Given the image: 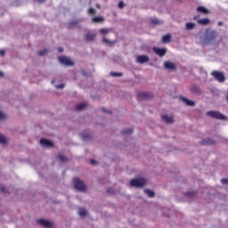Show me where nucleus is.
I'll list each match as a JSON object with an SVG mask.
<instances>
[{
  "label": "nucleus",
  "mask_w": 228,
  "mask_h": 228,
  "mask_svg": "<svg viewBox=\"0 0 228 228\" xmlns=\"http://www.w3.org/2000/svg\"><path fill=\"white\" fill-rule=\"evenodd\" d=\"M164 67L167 70H174L175 69V65L172 62H165Z\"/></svg>",
  "instance_id": "nucleus-13"
},
{
  "label": "nucleus",
  "mask_w": 228,
  "mask_h": 228,
  "mask_svg": "<svg viewBox=\"0 0 228 228\" xmlns=\"http://www.w3.org/2000/svg\"><path fill=\"white\" fill-rule=\"evenodd\" d=\"M182 101H183V102H185V104H186L187 106H195V102L190 101V100H188L187 98L183 97V98H182Z\"/></svg>",
  "instance_id": "nucleus-16"
},
{
  "label": "nucleus",
  "mask_w": 228,
  "mask_h": 228,
  "mask_svg": "<svg viewBox=\"0 0 228 228\" xmlns=\"http://www.w3.org/2000/svg\"><path fill=\"white\" fill-rule=\"evenodd\" d=\"M78 215L79 216H86V215H88V211H86L85 208H79Z\"/></svg>",
  "instance_id": "nucleus-20"
},
{
  "label": "nucleus",
  "mask_w": 228,
  "mask_h": 228,
  "mask_svg": "<svg viewBox=\"0 0 228 228\" xmlns=\"http://www.w3.org/2000/svg\"><path fill=\"white\" fill-rule=\"evenodd\" d=\"M162 119L167 122V124H172V122H174V118H172L171 116L164 115L162 116Z\"/></svg>",
  "instance_id": "nucleus-14"
},
{
  "label": "nucleus",
  "mask_w": 228,
  "mask_h": 228,
  "mask_svg": "<svg viewBox=\"0 0 228 228\" xmlns=\"http://www.w3.org/2000/svg\"><path fill=\"white\" fill-rule=\"evenodd\" d=\"M138 99H149V94L147 93H139L137 94Z\"/></svg>",
  "instance_id": "nucleus-19"
},
{
  "label": "nucleus",
  "mask_w": 228,
  "mask_h": 228,
  "mask_svg": "<svg viewBox=\"0 0 228 228\" xmlns=\"http://www.w3.org/2000/svg\"><path fill=\"white\" fill-rule=\"evenodd\" d=\"M103 44H107V45H113V41L108 40L105 37L102 39Z\"/></svg>",
  "instance_id": "nucleus-29"
},
{
  "label": "nucleus",
  "mask_w": 228,
  "mask_h": 228,
  "mask_svg": "<svg viewBox=\"0 0 228 228\" xmlns=\"http://www.w3.org/2000/svg\"><path fill=\"white\" fill-rule=\"evenodd\" d=\"M93 22H103L104 21V18L102 17H94L92 19Z\"/></svg>",
  "instance_id": "nucleus-25"
},
{
  "label": "nucleus",
  "mask_w": 228,
  "mask_h": 228,
  "mask_svg": "<svg viewBox=\"0 0 228 228\" xmlns=\"http://www.w3.org/2000/svg\"><path fill=\"white\" fill-rule=\"evenodd\" d=\"M149 60V56L147 55H139L136 57V62L141 64L147 63Z\"/></svg>",
  "instance_id": "nucleus-7"
},
{
  "label": "nucleus",
  "mask_w": 228,
  "mask_h": 228,
  "mask_svg": "<svg viewBox=\"0 0 228 228\" xmlns=\"http://www.w3.org/2000/svg\"><path fill=\"white\" fill-rule=\"evenodd\" d=\"M88 13H89L90 15H95V9L90 8V9L88 10Z\"/></svg>",
  "instance_id": "nucleus-35"
},
{
  "label": "nucleus",
  "mask_w": 228,
  "mask_h": 228,
  "mask_svg": "<svg viewBox=\"0 0 228 228\" xmlns=\"http://www.w3.org/2000/svg\"><path fill=\"white\" fill-rule=\"evenodd\" d=\"M153 51L156 53V54L161 57L167 54V49L165 48L153 47Z\"/></svg>",
  "instance_id": "nucleus-8"
},
{
  "label": "nucleus",
  "mask_w": 228,
  "mask_h": 228,
  "mask_svg": "<svg viewBox=\"0 0 228 228\" xmlns=\"http://www.w3.org/2000/svg\"><path fill=\"white\" fill-rule=\"evenodd\" d=\"M190 92L191 94H196L197 95H200V94H202V91H200V88L197 86H192L190 89Z\"/></svg>",
  "instance_id": "nucleus-11"
},
{
  "label": "nucleus",
  "mask_w": 228,
  "mask_h": 228,
  "mask_svg": "<svg viewBox=\"0 0 228 228\" xmlns=\"http://www.w3.org/2000/svg\"><path fill=\"white\" fill-rule=\"evenodd\" d=\"M108 113H111V111H108Z\"/></svg>",
  "instance_id": "nucleus-51"
},
{
  "label": "nucleus",
  "mask_w": 228,
  "mask_h": 228,
  "mask_svg": "<svg viewBox=\"0 0 228 228\" xmlns=\"http://www.w3.org/2000/svg\"><path fill=\"white\" fill-rule=\"evenodd\" d=\"M49 51L47 49H44L43 51L39 52V56H45Z\"/></svg>",
  "instance_id": "nucleus-33"
},
{
  "label": "nucleus",
  "mask_w": 228,
  "mask_h": 228,
  "mask_svg": "<svg viewBox=\"0 0 228 228\" xmlns=\"http://www.w3.org/2000/svg\"><path fill=\"white\" fill-rule=\"evenodd\" d=\"M0 191L3 192V193H6V188L5 187H0Z\"/></svg>",
  "instance_id": "nucleus-41"
},
{
  "label": "nucleus",
  "mask_w": 228,
  "mask_h": 228,
  "mask_svg": "<svg viewBox=\"0 0 228 228\" xmlns=\"http://www.w3.org/2000/svg\"><path fill=\"white\" fill-rule=\"evenodd\" d=\"M226 101L228 102V94H227V96H226Z\"/></svg>",
  "instance_id": "nucleus-49"
},
{
  "label": "nucleus",
  "mask_w": 228,
  "mask_h": 228,
  "mask_svg": "<svg viewBox=\"0 0 228 228\" xmlns=\"http://www.w3.org/2000/svg\"><path fill=\"white\" fill-rule=\"evenodd\" d=\"M222 184H228V179L227 178H224L221 180Z\"/></svg>",
  "instance_id": "nucleus-38"
},
{
  "label": "nucleus",
  "mask_w": 228,
  "mask_h": 228,
  "mask_svg": "<svg viewBox=\"0 0 228 228\" xmlns=\"http://www.w3.org/2000/svg\"><path fill=\"white\" fill-rule=\"evenodd\" d=\"M59 61L61 63V65H66L67 67L74 65V61H72V60H70L69 57L61 56L59 57Z\"/></svg>",
  "instance_id": "nucleus-6"
},
{
  "label": "nucleus",
  "mask_w": 228,
  "mask_h": 228,
  "mask_svg": "<svg viewBox=\"0 0 228 228\" xmlns=\"http://www.w3.org/2000/svg\"><path fill=\"white\" fill-rule=\"evenodd\" d=\"M58 158L60 161H67V157H65L63 154H59Z\"/></svg>",
  "instance_id": "nucleus-32"
},
{
  "label": "nucleus",
  "mask_w": 228,
  "mask_h": 228,
  "mask_svg": "<svg viewBox=\"0 0 228 228\" xmlns=\"http://www.w3.org/2000/svg\"><path fill=\"white\" fill-rule=\"evenodd\" d=\"M85 108H86V103H80L76 106L77 111H81L82 110H85Z\"/></svg>",
  "instance_id": "nucleus-23"
},
{
  "label": "nucleus",
  "mask_w": 228,
  "mask_h": 228,
  "mask_svg": "<svg viewBox=\"0 0 228 228\" xmlns=\"http://www.w3.org/2000/svg\"><path fill=\"white\" fill-rule=\"evenodd\" d=\"M3 76H4V74L2 71H0V77H3Z\"/></svg>",
  "instance_id": "nucleus-47"
},
{
  "label": "nucleus",
  "mask_w": 228,
  "mask_h": 228,
  "mask_svg": "<svg viewBox=\"0 0 228 228\" xmlns=\"http://www.w3.org/2000/svg\"><path fill=\"white\" fill-rule=\"evenodd\" d=\"M218 26H222V22H219V23H218Z\"/></svg>",
  "instance_id": "nucleus-48"
},
{
  "label": "nucleus",
  "mask_w": 228,
  "mask_h": 228,
  "mask_svg": "<svg viewBox=\"0 0 228 228\" xmlns=\"http://www.w3.org/2000/svg\"><path fill=\"white\" fill-rule=\"evenodd\" d=\"M145 184H147V180L143 177L130 181V186H132V188H142V186H145Z\"/></svg>",
  "instance_id": "nucleus-2"
},
{
  "label": "nucleus",
  "mask_w": 228,
  "mask_h": 228,
  "mask_svg": "<svg viewBox=\"0 0 228 228\" xmlns=\"http://www.w3.org/2000/svg\"><path fill=\"white\" fill-rule=\"evenodd\" d=\"M144 193H146V195H148V197L150 198L154 197V191H152L151 190H145Z\"/></svg>",
  "instance_id": "nucleus-27"
},
{
  "label": "nucleus",
  "mask_w": 228,
  "mask_h": 228,
  "mask_svg": "<svg viewBox=\"0 0 228 228\" xmlns=\"http://www.w3.org/2000/svg\"><path fill=\"white\" fill-rule=\"evenodd\" d=\"M198 23L201 24V26H206V25L209 24V19L205 18V19L199 20Z\"/></svg>",
  "instance_id": "nucleus-18"
},
{
  "label": "nucleus",
  "mask_w": 228,
  "mask_h": 228,
  "mask_svg": "<svg viewBox=\"0 0 228 228\" xmlns=\"http://www.w3.org/2000/svg\"><path fill=\"white\" fill-rule=\"evenodd\" d=\"M6 137H4V135H3V134H0V143L2 144V145H4V143H6Z\"/></svg>",
  "instance_id": "nucleus-28"
},
{
  "label": "nucleus",
  "mask_w": 228,
  "mask_h": 228,
  "mask_svg": "<svg viewBox=\"0 0 228 228\" xmlns=\"http://www.w3.org/2000/svg\"><path fill=\"white\" fill-rule=\"evenodd\" d=\"M185 195H186L187 197H190V196L192 195V193H191V192H186Z\"/></svg>",
  "instance_id": "nucleus-44"
},
{
  "label": "nucleus",
  "mask_w": 228,
  "mask_h": 228,
  "mask_svg": "<svg viewBox=\"0 0 228 228\" xmlns=\"http://www.w3.org/2000/svg\"><path fill=\"white\" fill-rule=\"evenodd\" d=\"M73 184L76 190H78V191H85V190H86V185H85V183L79 180V178H75Z\"/></svg>",
  "instance_id": "nucleus-3"
},
{
  "label": "nucleus",
  "mask_w": 228,
  "mask_h": 228,
  "mask_svg": "<svg viewBox=\"0 0 228 228\" xmlns=\"http://www.w3.org/2000/svg\"><path fill=\"white\" fill-rule=\"evenodd\" d=\"M4 54V52L3 50H0V56H3Z\"/></svg>",
  "instance_id": "nucleus-45"
},
{
  "label": "nucleus",
  "mask_w": 228,
  "mask_h": 228,
  "mask_svg": "<svg viewBox=\"0 0 228 228\" xmlns=\"http://www.w3.org/2000/svg\"><path fill=\"white\" fill-rule=\"evenodd\" d=\"M6 118V115L3 113V111L0 110V120H4Z\"/></svg>",
  "instance_id": "nucleus-36"
},
{
  "label": "nucleus",
  "mask_w": 228,
  "mask_h": 228,
  "mask_svg": "<svg viewBox=\"0 0 228 228\" xmlns=\"http://www.w3.org/2000/svg\"><path fill=\"white\" fill-rule=\"evenodd\" d=\"M90 163H91V165H95V160L94 159H91Z\"/></svg>",
  "instance_id": "nucleus-43"
},
{
  "label": "nucleus",
  "mask_w": 228,
  "mask_h": 228,
  "mask_svg": "<svg viewBox=\"0 0 228 228\" xmlns=\"http://www.w3.org/2000/svg\"><path fill=\"white\" fill-rule=\"evenodd\" d=\"M110 76H112V77H120L122 76V73L111 72Z\"/></svg>",
  "instance_id": "nucleus-30"
},
{
  "label": "nucleus",
  "mask_w": 228,
  "mask_h": 228,
  "mask_svg": "<svg viewBox=\"0 0 228 228\" xmlns=\"http://www.w3.org/2000/svg\"><path fill=\"white\" fill-rule=\"evenodd\" d=\"M56 88H60V89L65 88V84L58 85V86H56Z\"/></svg>",
  "instance_id": "nucleus-39"
},
{
  "label": "nucleus",
  "mask_w": 228,
  "mask_h": 228,
  "mask_svg": "<svg viewBox=\"0 0 228 228\" xmlns=\"http://www.w3.org/2000/svg\"><path fill=\"white\" fill-rule=\"evenodd\" d=\"M122 134H133V129L132 128H126L122 130Z\"/></svg>",
  "instance_id": "nucleus-24"
},
{
  "label": "nucleus",
  "mask_w": 228,
  "mask_h": 228,
  "mask_svg": "<svg viewBox=\"0 0 228 228\" xmlns=\"http://www.w3.org/2000/svg\"><path fill=\"white\" fill-rule=\"evenodd\" d=\"M40 144L42 145V147H46V148L53 147V142H51L47 139H41Z\"/></svg>",
  "instance_id": "nucleus-10"
},
{
  "label": "nucleus",
  "mask_w": 228,
  "mask_h": 228,
  "mask_svg": "<svg viewBox=\"0 0 228 228\" xmlns=\"http://www.w3.org/2000/svg\"><path fill=\"white\" fill-rule=\"evenodd\" d=\"M100 33H102V35H108V33H110V29L102 28V29H100Z\"/></svg>",
  "instance_id": "nucleus-31"
},
{
  "label": "nucleus",
  "mask_w": 228,
  "mask_h": 228,
  "mask_svg": "<svg viewBox=\"0 0 228 228\" xmlns=\"http://www.w3.org/2000/svg\"><path fill=\"white\" fill-rule=\"evenodd\" d=\"M77 24H79V21L74 20V21H70L69 26V28H76V27H77Z\"/></svg>",
  "instance_id": "nucleus-26"
},
{
  "label": "nucleus",
  "mask_w": 228,
  "mask_h": 228,
  "mask_svg": "<svg viewBox=\"0 0 228 228\" xmlns=\"http://www.w3.org/2000/svg\"><path fill=\"white\" fill-rule=\"evenodd\" d=\"M39 224H41V225H43L45 228H52L53 227V223L50 222L49 220H45V219H39Z\"/></svg>",
  "instance_id": "nucleus-9"
},
{
  "label": "nucleus",
  "mask_w": 228,
  "mask_h": 228,
  "mask_svg": "<svg viewBox=\"0 0 228 228\" xmlns=\"http://www.w3.org/2000/svg\"><path fill=\"white\" fill-rule=\"evenodd\" d=\"M171 38H172V36H170V34H167L166 36H164L162 37L163 44H168V42H170Z\"/></svg>",
  "instance_id": "nucleus-17"
},
{
  "label": "nucleus",
  "mask_w": 228,
  "mask_h": 228,
  "mask_svg": "<svg viewBox=\"0 0 228 228\" xmlns=\"http://www.w3.org/2000/svg\"><path fill=\"white\" fill-rule=\"evenodd\" d=\"M152 24H161V20H158V19H152L151 20Z\"/></svg>",
  "instance_id": "nucleus-34"
},
{
  "label": "nucleus",
  "mask_w": 228,
  "mask_h": 228,
  "mask_svg": "<svg viewBox=\"0 0 228 228\" xmlns=\"http://www.w3.org/2000/svg\"><path fill=\"white\" fill-rule=\"evenodd\" d=\"M103 111L106 113L107 111H106V109H103Z\"/></svg>",
  "instance_id": "nucleus-50"
},
{
  "label": "nucleus",
  "mask_w": 228,
  "mask_h": 228,
  "mask_svg": "<svg viewBox=\"0 0 228 228\" xmlns=\"http://www.w3.org/2000/svg\"><path fill=\"white\" fill-rule=\"evenodd\" d=\"M197 12H199L200 13H205V14H207V13H209V10H208L206 7H204V6H199L198 8H197Z\"/></svg>",
  "instance_id": "nucleus-15"
},
{
  "label": "nucleus",
  "mask_w": 228,
  "mask_h": 228,
  "mask_svg": "<svg viewBox=\"0 0 228 228\" xmlns=\"http://www.w3.org/2000/svg\"><path fill=\"white\" fill-rule=\"evenodd\" d=\"M211 75H212L213 77H215V79H216V81H218L219 83H224V81H225V75H224V72L213 71V72L211 73Z\"/></svg>",
  "instance_id": "nucleus-5"
},
{
  "label": "nucleus",
  "mask_w": 228,
  "mask_h": 228,
  "mask_svg": "<svg viewBox=\"0 0 228 228\" xmlns=\"http://www.w3.org/2000/svg\"><path fill=\"white\" fill-rule=\"evenodd\" d=\"M193 28H195V23L193 22H188L185 24V29L187 30H191Z\"/></svg>",
  "instance_id": "nucleus-21"
},
{
  "label": "nucleus",
  "mask_w": 228,
  "mask_h": 228,
  "mask_svg": "<svg viewBox=\"0 0 228 228\" xmlns=\"http://www.w3.org/2000/svg\"><path fill=\"white\" fill-rule=\"evenodd\" d=\"M207 115L208 117H212V118H217L218 120H225V117L224 114L220 113L219 111H208Z\"/></svg>",
  "instance_id": "nucleus-4"
},
{
  "label": "nucleus",
  "mask_w": 228,
  "mask_h": 228,
  "mask_svg": "<svg viewBox=\"0 0 228 228\" xmlns=\"http://www.w3.org/2000/svg\"><path fill=\"white\" fill-rule=\"evenodd\" d=\"M200 42L201 45H213V47H216L218 42H220L218 33L215 30H207L200 35Z\"/></svg>",
  "instance_id": "nucleus-1"
},
{
  "label": "nucleus",
  "mask_w": 228,
  "mask_h": 228,
  "mask_svg": "<svg viewBox=\"0 0 228 228\" xmlns=\"http://www.w3.org/2000/svg\"><path fill=\"white\" fill-rule=\"evenodd\" d=\"M82 139H83V140H90V135H88V134H83V135H82Z\"/></svg>",
  "instance_id": "nucleus-37"
},
{
  "label": "nucleus",
  "mask_w": 228,
  "mask_h": 228,
  "mask_svg": "<svg viewBox=\"0 0 228 228\" xmlns=\"http://www.w3.org/2000/svg\"><path fill=\"white\" fill-rule=\"evenodd\" d=\"M213 143H215V142H213L211 139H204L202 141L203 145H213Z\"/></svg>",
  "instance_id": "nucleus-22"
},
{
  "label": "nucleus",
  "mask_w": 228,
  "mask_h": 228,
  "mask_svg": "<svg viewBox=\"0 0 228 228\" xmlns=\"http://www.w3.org/2000/svg\"><path fill=\"white\" fill-rule=\"evenodd\" d=\"M118 8H120V9L124 8V2L118 3Z\"/></svg>",
  "instance_id": "nucleus-40"
},
{
  "label": "nucleus",
  "mask_w": 228,
  "mask_h": 228,
  "mask_svg": "<svg viewBox=\"0 0 228 228\" xmlns=\"http://www.w3.org/2000/svg\"><path fill=\"white\" fill-rule=\"evenodd\" d=\"M45 0H37V3H44Z\"/></svg>",
  "instance_id": "nucleus-46"
},
{
  "label": "nucleus",
  "mask_w": 228,
  "mask_h": 228,
  "mask_svg": "<svg viewBox=\"0 0 228 228\" xmlns=\"http://www.w3.org/2000/svg\"><path fill=\"white\" fill-rule=\"evenodd\" d=\"M58 53H63V47H58Z\"/></svg>",
  "instance_id": "nucleus-42"
},
{
  "label": "nucleus",
  "mask_w": 228,
  "mask_h": 228,
  "mask_svg": "<svg viewBox=\"0 0 228 228\" xmlns=\"http://www.w3.org/2000/svg\"><path fill=\"white\" fill-rule=\"evenodd\" d=\"M85 39L87 42H92V41L95 40V34L89 32V33L86 34Z\"/></svg>",
  "instance_id": "nucleus-12"
}]
</instances>
